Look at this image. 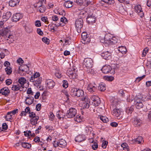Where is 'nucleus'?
Returning <instances> with one entry per match:
<instances>
[{
	"label": "nucleus",
	"mask_w": 151,
	"mask_h": 151,
	"mask_svg": "<svg viewBox=\"0 0 151 151\" xmlns=\"http://www.w3.org/2000/svg\"><path fill=\"white\" fill-rule=\"evenodd\" d=\"M91 99L93 101L92 104L95 106H97L100 104V98L97 96H93Z\"/></svg>",
	"instance_id": "obj_7"
},
{
	"label": "nucleus",
	"mask_w": 151,
	"mask_h": 151,
	"mask_svg": "<svg viewBox=\"0 0 151 151\" xmlns=\"http://www.w3.org/2000/svg\"><path fill=\"white\" fill-rule=\"evenodd\" d=\"M96 17L93 14L88 15L86 18V21L89 24H93L96 21Z\"/></svg>",
	"instance_id": "obj_8"
},
{
	"label": "nucleus",
	"mask_w": 151,
	"mask_h": 151,
	"mask_svg": "<svg viewBox=\"0 0 151 151\" xmlns=\"http://www.w3.org/2000/svg\"><path fill=\"white\" fill-rule=\"evenodd\" d=\"M56 116L59 119L63 118L65 117V114L61 111H59L56 113Z\"/></svg>",
	"instance_id": "obj_31"
},
{
	"label": "nucleus",
	"mask_w": 151,
	"mask_h": 151,
	"mask_svg": "<svg viewBox=\"0 0 151 151\" xmlns=\"http://www.w3.org/2000/svg\"><path fill=\"white\" fill-rule=\"evenodd\" d=\"M63 86L65 88H66L68 87V84L66 80H64L63 81Z\"/></svg>",
	"instance_id": "obj_51"
},
{
	"label": "nucleus",
	"mask_w": 151,
	"mask_h": 151,
	"mask_svg": "<svg viewBox=\"0 0 151 151\" xmlns=\"http://www.w3.org/2000/svg\"><path fill=\"white\" fill-rule=\"evenodd\" d=\"M114 79V78L112 76H108L106 77V79L107 81H111L113 80Z\"/></svg>",
	"instance_id": "obj_57"
},
{
	"label": "nucleus",
	"mask_w": 151,
	"mask_h": 151,
	"mask_svg": "<svg viewBox=\"0 0 151 151\" xmlns=\"http://www.w3.org/2000/svg\"><path fill=\"white\" fill-rule=\"evenodd\" d=\"M75 121L79 122H81V116L79 115H77L76 116L74 119Z\"/></svg>",
	"instance_id": "obj_50"
},
{
	"label": "nucleus",
	"mask_w": 151,
	"mask_h": 151,
	"mask_svg": "<svg viewBox=\"0 0 151 151\" xmlns=\"http://www.w3.org/2000/svg\"><path fill=\"white\" fill-rule=\"evenodd\" d=\"M5 70L8 75H10L12 72V69L10 66L6 67L5 68Z\"/></svg>",
	"instance_id": "obj_41"
},
{
	"label": "nucleus",
	"mask_w": 151,
	"mask_h": 151,
	"mask_svg": "<svg viewBox=\"0 0 151 151\" xmlns=\"http://www.w3.org/2000/svg\"><path fill=\"white\" fill-rule=\"evenodd\" d=\"M46 1V0H40L38 2L34 4V6L36 9H37L40 13H44L46 9L45 6Z\"/></svg>",
	"instance_id": "obj_1"
},
{
	"label": "nucleus",
	"mask_w": 151,
	"mask_h": 151,
	"mask_svg": "<svg viewBox=\"0 0 151 151\" xmlns=\"http://www.w3.org/2000/svg\"><path fill=\"white\" fill-rule=\"evenodd\" d=\"M40 76V74L39 73H35L33 75V76H32L30 79H32H32H34L35 78H39V76Z\"/></svg>",
	"instance_id": "obj_45"
},
{
	"label": "nucleus",
	"mask_w": 151,
	"mask_h": 151,
	"mask_svg": "<svg viewBox=\"0 0 151 151\" xmlns=\"http://www.w3.org/2000/svg\"><path fill=\"white\" fill-rule=\"evenodd\" d=\"M86 14V12L84 11H81L78 14L79 17L81 18H84Z\"/></svg>",
	"instance_id": "obj_42"
},
{
	"label": "nucleus",
	"mask_w": 151,
	"mask_h": 151,
	"mask_svg": "<svg viewBox=\"0 0 151 151\" xmlns=\"http://www.w3.org/2000/svg\"><path fill=\"white\" fill-rule=\"evenodd\" d=\"M92 1V0H84V5L85 6H88L91 2Z\"/></svg>",
	"instance_id": "obj_59"
},
{
	"label": "nucleus",
	"mask_w": 151,
	"mask_h": 151,
	"mask_svg": "<svg viewBox=\"0 0 151 151\" xmlns=\"http://www.w3.org/2000/svg\"><path fill=\"white\" fill-rule=\"evenodd\" d=\"M111 68L109 65H105L101 69L102 72L105 74L110 73L111 70Z\"/></svg>",
	"instance_id": "obj_18"
},
{
	"label": "nucleus",
	"mask_w": 151,
	"mask_h": 151,
	"mask_svg": "<svg viewBox=\"0 0 151 151\" xmlns=\"http://www.w3.org/2000/svg\"><path fill=\"white\" fill-rule=\"evenodd\" d=\"M58 142L59 147H64L66 146L67 145V143L63 139H61Z\"/></svg>",
	"instance_id": "obj_29"
},
{
	"label": "nucleus",
	"mask_w": 151,
	"mask_h": 151,
	"mask_svg": "<svg viewBox=\"0 0 151 151\" xmlns=\"http://www.w3.org/2000/svg\"><path fill=\"white\" fill-rule=\"evenodd\" d=\"M98 89L101 91H104L106 89V85L103 83L100 84L98 87Z\"/></svg>",
	"instance_id": "obj_30"
},
{
	"label": "nucleus",
	"mask_w": 151,
	"mask_h": 151,
	"mask_svg": "<svg viewBox=\"0 0 151 151\" xmlns=\"http://www.w3.org/2000/svg\"><path fill=\"white\" fill-rule=\"evenodd\" d=\"M93 63L92 60L91 59L89 58L85 59L83 61L84 65L88 69H89L92 67Z\"/></svg>",
	"instance_id": "obj_6"
},
{
	"label": "nucleus",
	"mask_w": 151,
	"mask_h": 151,
	"mask_svg": "<svg viewBox=\"0 0 151 151\" xmlns=\"http://www.w3.org/2000/svg\"><path fill=\"white\" fill-rule=\"evenodd\" d=\"M101 57L106 60H109L111 58V53L108 51L103 52L101 53Z\"/></svg>",
	"instance_id": "obj_12"
},
{
	"label": "nucleus",
	"mask_w": 151,
	"mask_h": 151,
	"mask_svg": "<svg viewBox=\"0 0 151 151\" xmlns=\"http://www.w3.org/2000/svg\"><path fill=\"white\" fill-rule=\"evenodd\" d=\"M125 93L124 92L123 90L120 89L119 90L118 92V94L120 96L124 97V96Z\"/></svg>",
	"instance_id": "obj_55"
},
{
	"label": "nucleus",
	"mask_w": 151,
	"mask_h": 151,
	"mask_svg": "<svg viewBox=\"0 0 151 151\" xmlns=\"http://www.w3.org/2000/svg\"><path fill=\"white\" fill-rule=\"evenodd\" d=\"M144 101L140 99H135V103L139 104L140 103H144Z\"/></svg>",
	"instance_id": "obj_64"
},
{
	"label": "nucleus",
	"mask_w": 151,
	"mask_h": 151,
	"mask_svg": "<svg viewBox=\"0 0 151 151\" xmlns=\"http://www.w3.org/2000/svg\"><path fill=\"white\" fill-rule=\"evenodd\" d=\"M133 111V108L131 107L130 108H127L126 109V112L128 114H131L132 111Z\"/></svg>",
	"instance_id": "obj_48"
},
{
	"label": "nucleus",
	"mask_w": 151,
	"mask_h": 151,
	"mask_svg": "<svg viewBox=\"0 0 151 151\" xmlns=\"http://www.w3.org/2000/svg\"><path fill=\"white\" fill-rule=\"evenodd\" d=\"M90 41V37L88 36L82 39L81 42L83 44H88Z\"/></svg>",
	"instance_id": "obj_32"
},
{
	"label": "nucleus",
	"mask_w": 151,
	"mask_h": 151,
	"mask_svg": "<svg viewBox=\"0 0 151 151\" xmlns=\"http://www.w3.org/2000/svg\"><path fill=\"white\" fill-rule=\"evenodd\" d=\"M42 41L45 43L48 44L50 42V40L46 37H44L42 39Z\"/></svg>",
	"instance_id": "obj_49"
},
{
	"label": "nucleus",
	"mask_w": 151,
	"mask_h": 151,
	"mask_svg": "<svg viewBox=\"0 0 151 151\" xmlns=\"http://www.w3.org/2000/svg\"><path fill=\"white\" fill-rule=\"evenodd\" d=\"M55 76L58 78H60L62 76L61 73L59 71H57L55 72Z\"/></svg>",
	"instance_id": "obj_56"
},
{
	"label": "nucleus",
	"mask_w": 151,
	"mask_h": 151,
	"mask_svg": "<svg viewBox=\"0 0 151 151\" xmlns=\"http://www.w3.org/2000/svg\"><path fill=\"white\" fill-rule=\"evenodd\" d=\"M82 106L83 108H88L89 107V102L87 97L86 96L84 98H82Z\"/></svg>",
	"instance_id": "obj_10"
},
{
	"label": "nucleus",
	"mask_w": 151,
	"mask_h": 151,
	"mask_svg": "<svg viewBox=\"0 0 151 151\" xmlns=\"http://www.w3.org/2000/svg\"><path fill=\"white\" fill-rule=\"evenodd\" d=\"M110 41L111 42L109 44H115L117 43V39L116 37H111L110 39Z\"/></svg>",
	"instance_id": "obj_38"
},
{
	"label": "nucleus",
	"mask_w": 151,
	"mask_h": 151,
	"mask_svg": "<svg viewBox=\"0 0 151 151\" xmlns=\"http://www.w3.org/2000/svg\"><path fill=\"white\" fill-rule=\"evenodd\" d=\"M96 89V85L95 84L90 83L88 85L87 87V90L89 92L91 93L95 91Z\"/></svg>",
	"instance_id": "obj_17"
},
{
	"label": "nucleus",
	"mask_w": 151,
	"mask_h": 151,
	"mask_svg": "<svg viewBox=\"0 0 151 151\" xmlns=\"http://www.w3.org/2000/svg\"><path fill=\"white\" fill-rule=\"evenodd\" d=\"M85 140L84 136L79 135L76 137L75 140L76 142H81Z\"/></svg>",
	"instance_id": "obj_23"
},
{
	"label": "nucleus",
	"mask_w": 151,
	"mask_h": 151,
	"mask_svg": "<svg viewBox=\"0 0 151 151\" xmlns=\"http://www.w3.org/2000/svg\"><path fill=\"white\" fill-rule=\"evenodd\" d=\"M116 101H114L112 105V108H113L115 107L112 111V114L117 117H119L122 112L121 110L120 109H117L116 108V105H118L117 103H116Z\"/></svg>",
	"instance_id": "obj_3"
},
{
	"label": "nucleus",
	"mask_w": 151,
	"mask_h": 151,
	"mask_svg": "<svg viewBox=\"0 0 151 151\" xmlns=\"http://www.w3.org/2000/svg\"><path fill=\"white\" fill-rule=\"evenodd\" d=\"M135 12L137 13L141 12L142 10V8L140 6H137L135 7Z\"/></svg>",
	"instance_id": "obj_46"
},
{
	"label": "nucleus",
	"mask_w": 151,
	"mask_h": 151,
	"mask_svg": "<svg viewBox=\"0 0 151 151\" xmlns=\"http://www.w3.org/2000/svg\"><path fill=\"white\" fill-rule=\"evenodd\" d=\"M83 21L82 19L79 18L76 20L75 23V27L77 32L78 33L81 32V29L83 27Z\"/></svg>",
	"instance_id": "obj_4"
},
{
	"label": "nucleus",
	"mask_w": 151,
	"mask_h": 151,
	"mask_svg": "<svg viewBox=\"0 0 151 151\" xmlns=\"http://www.w3.org/2000/svg\"><path fill=\"white\" fill-rule=\"evenodd\" d=\"M42 79L41 77H39L37 78H35L34 79H32H32H29V81L30 82H34V85L37 86H38L39 84L41 83L42 81Z\"/></svg>",
	"instance_id": "obj_13"
},
{
	"label": "nucleus",
	"mask_w": 151,
	"mask_h": 151,
	"mask_svg": "<svg viewBox=\"0 0 151 151\" xmlns=\"http://www.w3.org/2000/svg\"><path fill=\"white\" fill-rule=\"evenodd\" d=\"M135 105L136 108L137 109H140L142 108L144 106V104L143 103H135Z\"/></svg>",
	"instance_id": "obj_44"
},
{
	"label": "nucleus",
	"mask_w": 151,
	"mask_h": 151,
	"mask_svg": "<svg viewBox=\"0 0 151 151\" xmlns=\"http://www.w3.org/2000/svg\"><path fill=\"white\" fill-rule=\"evenodd\" d=\"M60 22L63 23V24H60L59 23L57 24H55V25L56 27H59L60 26H63L65 24V22H67V19L64 17H63L60 19Z\"/></svg>",
	"instance_id": "obj_22"
},
{
	"label": "nucleus",
	"mask_w": 151,
	"mask_h": 151,
	"mask_svg": "<svg viewBox=\"0 0 151 151\" xmlns=\"http://www.w3.org/2000/svg\"><path fill=\"white\" fill-rule=\"evenodd\" d=\"M76 114V110L74 108H71L68 111L66 116L68 118H70L74 117Z\"/></svg>",
	"instance_id": "obj_5"
},
{
	"label": "nucleus",
	"mask_w": 151,
	"mask_h": 151,
	"mask_svg": "<svg viewBox=\"0 0 151 151\" xmlns=\"http://www.w3.org/2000/svg\"><path fill=\"white\" fill-rule=\"evenodd\" d=\"M12 115H11L9 112H7V115L5 116V118L6 121H9L12 119Z\"/></svg>",
	"instance_id": "obj_40"
},
{
	"label": "nucleus",
	"mask_w": 151,
	"mask_h": 151,
	"mask_svg": "<svg viewBox=\"0 0 151 151\" xmlns=\"http://www.w3.org/2000/svg\"><path fill=\"white\" fill-rule=\"evenodd\" d=\"M24 88L19 84H18L16 85H13L12 88V90L14 91H23Z\"/></svg>",
	"instance_id": "obj_16"
},
{
	"label": "nucleus",
	"mask_w": 151,
	"mask_h": 151,
	"mask_svg": "<svg viewBox=\"0 0 151 151\" xmlns=\"http://www.w3.org/2000/svg\"><path fill=\"white\" fill-rule=\"evenodd\" d=\"M91 142L93 143L91 145L92 149L94 150H96L98 147V145L97 143L95 142L93 140Z\"/></svg>",
	"instance_id": "obj_37"
},
{
	"label": "nucleus",
	"mask_w": 151,
	"mask_h": 151,
	"mask_svg": "<svg viewBox=\"0 0 151 151\" xmlns=\"http://www.w3.org/2000/svg\"><path fill=\"white\" fill-rule=\"evenodd\" d=\"M24 66L26 67L25 68H22V67L20 68H19L20 71H21L22 72H27L29 70V66H28L27 65H26Z\"/></svg>",
	"instance_id": "obj_43"
},
{
	"label": "nucleus",
	"mask_w": 151,
	"mask_h": 151,
	"mask_svg": "<svg viewBox=\"0 0 151 151\" xmlns=\"http://www.w3.org/2000/svg\"><path fill=\"white\" fill-rule=\"evenodd\" d=\"M10 27L8 26L6 27H4L0 30V36H6L10 32Z\"/></svg>",
	"instance_id": "obj_9"
},
{
	"label": "nucleus",
	"mask_w": 151,
	"mask_h": 151,
	"mask_svg": "<svg viewBox=\"0 0 151 151\" xmlns=\"http://www.w3.org/2000/svg\"><path fill=\"white\" fill-rule=\"evenodd\" d=\"M25 30L28 33H30L32 32L33 29L31 27H26L25 28Z\"/></svg>",
	"instance_id": "obj_52"
},
{
	"label": "nucleus",
	"mask_w": 151,
	"mask_h": 151,
	"mask_svg": "<svg viewBox=\"0 0 151 151\" xmlns=\"http://www.w3.org/2000/svg\"><path fill=\"white\" fill-rule=\"evenodd\" d=\"M10 92L8 88H4L0 90V93L2 95H4L5 96H7L9 95Z\"/></svg>",
	"instance_id": "obj_21"
},
{
	"label": "nucleus",
	"mask_w": 151,
	"mask_h": 151,
	"mask_svg": "<svg viewBox=\"0 0 151 151\" xmlns=\"http://www.w3.org/2000/svg\"><path fill=\"white\" fill-rule=\"evenodd\" d=\"M108 142L106 141H105L103 142L102 145V147L103 148H105L108 144Z\"/></svg>",
	"instance_id": "obj_63"
},
{
	"label": "nucleus",
	"mask_w": 151,
	"mask_h": 151,
	"mask_svg": "<svg viewBox=\"0 0 151 151\" xmlns=\"http://www.w3.org/2000/svg\"><path fill=\"white\" fill-rule=\"evenodd\" d=\"M23 16L22 14L19 13H17L13 15L12 17L13 21L14 22H17L20 19H22Z\"/></svg>",
	"instance_id": "obj_15"
},
{
	"label": "nucleus",
	"mask_w": 151,
	"mask_h": 151,
	"mask_svg": "<svg viewBox=\"0 0 151 151\" xmlns=\"http://www.w3.org/2000/svg\"><path fill=\"white\" fill-rule=\"evenodd\" d=\"M143 138L141 136H139L137 138L134 139L132 140L133 143H136L139 144H140L142 141Z\"/></svg>",
	"instance_id": "obj_27"
},
{
	"label": "nucleus",
	"mask_w": 151,
	"mask_h": 151,
	"mask_svg": "<svg viewBox=\"0 0 151 151\" xmlns=\"http://www.w3.org/2000/svg\"><path fill=\"white\" fill-rule=\"evenodd\" d=\"M21 145L22 147L24 148L29 149L31 147V145L30 144L27 143L26 142H22Z\"/></svg>",
	"instance_id": "obj_36"
},
{
	"label": "nucleus",
	"mask_w": 151,
	"mask_h": 151,
	"mask_svg": "<svg viewBox=\"0 0 151 151\" xmlns=\"http://www.w3.org/2000/svg\"><path fill=\"white\" fill-rule=\"evenodd\" d=\"M41 20L42 21L48 24L49 23V22L47 20V18L46 17H42L41 18Z\"/></svg>",
	"instance_id": "obj_60"
},
{
	"label": "nucleus",
	"mask_w": 151,
	"mask_h": 151,
	"mask_svg": "<svg viewBox=\"0 0 151 151\" xmlns=\"http://www.w3.org/2000/svg\"><path fill=\"white\" fill-rule=\"evenodd\" d=\"M110 35L109 34H106V35L104 37L105 41V43L109 44L111 42L110 39L111 38Z\"/></svg>",
	"instance_id": "obj_33"
},
{
	"label": "nucleus",
	"mask_w": 151,
	"mask_h": 151,
	"mask_svg": "<svg viewBox=\"0 0 151 151\" xmlns=\"http://www.w3.org/2000/svg\"><path fill=\"white\" fill-rule=\"evenodd\" d=\"M70 95L74 97H82L84 95V91L81 89L74 88L71 89Z\"/></svg>",
	"instance_id": "obj_2"
},
{
	"label": "nucleus",
	"mask_w": 151,
	"mask_h": 151,
	"mask_svg": "<svg viewBox=\"0 0 151 151\" xmlns=\"http://www.w3.org/2000/svg\"><path fill=\"white\" fill-rule=\"evenodd\" d=\"M76 2L79 5H81L83 4H84V2L83 0H76Z\"/></svg>",
	"instance_id": "obj_62"
},
{
	"label": "nucleus",
	"mask_w": 151,
	"mask_h": 151,
	"mask_svg": "<svg viewBox=\"0 0 151 151\" xmlns=\"http://www.w3.org/2000/svg\"><path fill=\"white\" fill-rule=\"evenodd\" d=\"M47 86L49 89L52 88L55 85V82L52 80L48 79L46 80Z\"/></svg>",
	"instance_id": "obj_14"
},
{
	"label": "nucleus",
	"mask_w": 151,
	"mask_h": 151,
	"mask_svg": "<svg viewBox=\"0 0 151 151\" xmlns=\"http://www.w3.org/2000/svg\"><path fill=\"white\" fill-rule=\"evenodd\" d=\"M18 81L20 84L19 85L24 88V84L26 83V79L23 77H21L19 79Z\"/></svg>",
	"instance_id": "obj_24"
},
{
	"label": "nucleus",
	"mask_w": 151,
	"mask_h": 151,
	"mask_svg": "<svg viewBox=\"0 0 151 151\" xmlns=\"http://www.w3.org/2000/svg\"><path fill=\"white\" fill-rule=\"evenodd\" d=\"M85 133L87 134L91 133L92 131V128L91 127H86L84 128Z\"/></svg>",
	"instance_id": "obj_39"
},
{
	"label": "nucleus",
	"mask_w": 151,
	"mask_h": 151,
	"mask_svg": "<svg viewBox=\"0 0 151 151\" xmlns=\"http://www.w3.org/2000/svg\"><path fill=\"white\" fill-rule=\"evenodd\" d=\"M19 2L18 0H11L9 2V5L11 6L14 7L18 4Z\"/></svg>",
	"instance_id": "obj_25"
},
{
	"label": "nucleus",
	"mask_w": 151,
	"mask_h": 151,
	"mask_svg": "<svg viewBox=\"0 0 151 151\" xmlns=\"http://www.w3.org/2000/svg\"><path fill=\"white\" fill-rule=\"evenodd\" d=\"M52 19L54 21H57L58 20V17L56 15H53L52 17Z\"/></svg>",
	"instance_id": "obj_61"
},
{
	"label": "nucleus",
	"mask_w": 151,
	"mask_h": 151,
	"mask_svg": "<svg viewBox=\"0 0 151 151\" xmlns=\"http://www.w3.org/2000/svg\"><path fill=\"white\" fill-rule=\"evenodd\" d=\"M145 76V75H143L141 77H138L136 78L135 81L138 83L142 79H143Z\"/></svg>",
	"instance_id": "obj_53"
},
{
	"label": "nucleus",
	"mask_w": 151,
	"mask_h": 151,
	"mask_svg": "<svg viewBox=\"0 0 151 151\" xmlns=\"http://www.w3.org/2000/svg\"><path fill=\"white\" fill-rule=\"evenodd\" d=\"M133 125L135 127H139L142 124V120L138 118H135L134 119L133 122Z\"/></svg>",
	"instance_id": "obj_11"
},
{
	"label": "nucleus",
	"mask_w": 151,
	"mask_h": 151,
	"mask_svg": "<svg viewBox=\"0 0 151 151\" xmlns=\"http://www.w3.org/2000/svg\"><path fill=\"white\" fill-rule=\"evenodd\" d=\"M119 51L121 52L122 54H125L127 52V49L126 47L123 46H121L119 47Z\"/></svg>",
	"instance_id": "obj_34"
},
{
	"label": "nucleus",
	"mask_w": 151,
	"mask_h": 151,
	"mask_svg": "<svg viewBox=\"0 0 151 151\" xmlns=\"http://www.w3.org/2000/svg\"><path fill=\"white\" fill-rule=\"evenodd\" d=\"M29 116L30 118L31 119L32 118H33L35 117H36V116L35 114L33 112H30L29 113Z\"/></svg>",
	"instance_id": "obj_58"
},
{
	"label": "nucleus",
	"mask_w": 151,
	"mask_h": 151,
	"mask_svg": "<svg viewBox=\"0 0 151 151\" xmlns=\"http://www.w3.org/2000/svg\"><path fill=\"white\" fill-rule=\"evenodd\" d=\"M98 118H99L104 123H106L109 121L108 119L105 116L99 115Z\"/></svg>",
	"instance_id": "obj_35"
},
{
	"label": "nucleus",
	"mask_w": 151,
	"mask_h": 151,
	"mask_svg": "<svg viewBox=\"0 0 151 151\" xmlns=\"http://www.w3.org/2000/svg\"><path fill=\"white\" fill-rule=\"evenodd\" d=\"M121 147L123 148V149L124 150H127L128 151V146L127 144L126 143H122L121 145Z\"/></svg>",
	"instance_id": "obj_47"
},
{
	"label": "nucleus",
	"mask_w": 151,
	"mask_h": 151,
	"mask_svg": "<svg viewBox=\"0 0 151 151\" xmlns=\"http://www.w3.org/2000/svg\"><path fill=\"white\" fill-rule=\"evenodd\" d=\"M27 93L28 94H31L32 95H34V92L32 91L31 88H28L27 89Z\"/></svg>",
	"instance_id": "obj_54"
},
{
	"label": "nucleus",
	"mask_w": 151,
	"mask_h": 151,
	"mask_svg": "<svg viewBox=\"0 0 151 151\" xmlns=\"http://www.w3.org/2000/svg\"><path fill=\"white\" fill-rule=\"evenodd\" d=\"M34 98L32 97H27L26 98L24 102L27 105L31 104L33 103Z\"/></svg>",
	"instance_id": "obj_20"
},
{
	"label": "nucleus",
	"mask_w": 151,
	"mask_h": 151,
	"mask_svg": "<svg viewBox=\"0 0 151 151\" xmlns=\"http://www.w3.org/2000/svg\"><path fill=\"white\" fill-rule=\"evenodd\" d=\"M12 15V13L10 12H8L5 13H4L2 16V19L3 21L6 22L8 19Z\"/></svg>",
	"instance_id": "obj_19"
},
{
	"label": "nucleus",
	"mask_w": 151,
	"mask_h": 151,
	"mask_svg": "<svg viewBox=\"0 0 151 151\" xmlns=\"http://www.w3.org/2000/svg\"><path fill=\"white\" fill-rule=\"evenodd\" d=\"M65 1L64 3V6L67 8H70L72 6L73 2L70 0H64Z\"/></svg>",
	"instance_id": "obj_26"
},
{
	"label": "nucleus",
	"mask_w": 151,
	"mask_h": 151,
	"mask_svg": "<svg viewBox=\"0 0 151 151\" xmlns=\"http://www.w3.org/2000/svg\"><path fill=\"white\" fill-rule=\"evenodd\" d=\"M39 119V117L38 116H36L34 118L31 119L30 123L32 125H35L37 124V121Z\"/></svg>",
	"instance_id": "obj_28"
}]
</instances>
